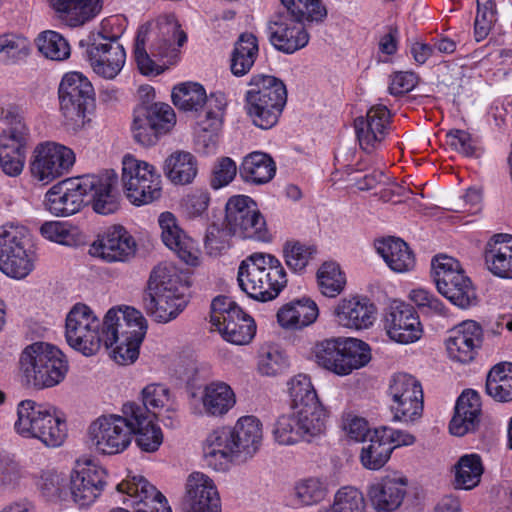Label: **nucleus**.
Segmentation results:
<instances>
[{"label":"nucleus","instance_id":"obj_1","mask_svg":"<svg viewBox=\"0 0 512 512\" xmlns=\"http://www.w3.org/2000/svg\"><path fill=\"white\" fill-rule=\"evenodd\" d=\"M147 331L143 314L129 306L109 309L100 326V347L111 350V357L121 365L134 363Z\"/></svg>","mask_w":512,"mask_h":512},{"label":"nucleus","instance_id":"obj_2","mask_svg":"<svg viewBox=\"0 0 512 512\" xmlns=\"http://www.w3.org/2000/svg\"><path fill=\"white\" fill-rule=\"evenodd\" d=\"M237 280L243 292L261 302L274 300L288 282L280 260L263 252H255L240 263Z\"/></svg>","mask_w":512,"mask_h":512},{"label":"nucleus","instance_id":"obj_3","mask_svg":"<svg viewBox=\"0 0 512 512\" xmlns=\"http://www.w3.org/2000/svg\"><path fill=\"white\" fill-rule=\"evenodd\" d=\"M186 287L175 266L162 263L150 273L145 299L147 312L160 323L174 320L186 307Z\"/></svg>","mask_w":512,"mask_h":512},{"label":"nucleus","instance_id":"obj_4","mask_svg":"<svg viewBox=\"0 0 512 512\" xmlns=\"http://www.w3.org/2000/svg\"><path fill=\"white\" fill-rule=\"evenodd\" d=\"M19 367L25 384L37 389L58 385L68 372L64 354L56 346L45 342L27 346L21 353Z\"/></svg>","mask_w":512,"mask_h":512},{"label":"nucleus","instance_id":"obj_5","mask_svg":"<svg viewBox=\"0 0 512 512\" xmlns=\"http://www.w3.org/2000/svg\"><path fill=\"white\" fill-rule=\"evenodd\" d=\"M245 93V109L254 125L272 128L287 102L286 86L272 75L258 74L251 77Z\"/></svg>","mask_w":512,"mask_h":512},{"label":"nucleus","instance_id":"obj_6","mask_svg":"<svg viewBox=\"0 0 512 512\" xmlns=\"http://www.w3.org/2000/svg\"><path fill=\"white\" fill-rule=\"evenodd\" d=\"M15 431L27 439H37L47 447L60 446L66 437V424L52 406L24 400L18 404Z\"/></svg>","mask_w":512,"mask_h":512},{"label":"nucleus","instance_id":"obj_7","mask_svg":"<svg viewBox=\"0 0 512 512\" xmlns=\"http://www.w3.org/2000/svg\"><path fill=\"white\" fill-rule=\"evenodd\" d=\"M121 184L125 197L134 206H144L160 199L162 178L151 163L132 154L122 158Z\"/></svg>","mask_w":512,"mask_h":512},{"label":"nucleus","instance_id":"obj_8","mask_svg":"<svg viewBox=\"0 0 512 512\" xmlns=\"http://www.w3.org/2000/svg\"><path fill=\"white\" fill-rule=\"evenodd\" d=\"M29 230L22 225H6L0 232V270L10 278H26L35 267Z\"/></svg>","mask_w":512,"mask_h":512},{"label":"nucleus","instance_id":"obj_9","mask_svg":"<svg viewBox=\"0 0 512 512\" xmlns=\"http://www.w3.org/2000/svg\"><path fill=\"white\" fill-rule=\"evenodd\" d=\"M225 235L268 242L270 234L257 203L249 196H232L225 206Z\"/></svg>","mask_w":512,"mask_h":512},{"label":"nucleus","instance_id":"obj_10","mask_svg":"<svg viewBox=\"0 0 512 512\" xmlns=\"http://www.w3.org/2000/svg\"><path fill=\"white\" fill-rule=\"evenodd\" d=\"M326 419L327 413L322 404L293 408L291 414L277 419L273 428L274 439L280 445L310 441L324 433Z\"/></svg>","mask_w":512,"mask_h":512},{"label":"nucleus","instance_id":"obj_11","mask_svg":"<svg viewBox=\"0 0 512 512\" xmlns=\"http://www.w3.org/2000/svg\"><path fill=\"white\" fill-rule=\"evenodd\" d=\"M432 270L438 292L452 304L462 309L476 304L475 288L458 260L438 255L432 260Z\"/></svg>","mask_w":512,"mask_h":512},{"label":"nucleus","instance_id":"obj_12","mask_svg":"<svg viewBox=\"0 0 512 512\" xmlns=\"http://www.w3.org/2000/svg\"><path fill=\"white\" fill-rule=\"evenodd\" d=\"M58 94L66 125L74 131L82 129L88 121L86 111L94 101L90 81L79 72L67 73L60 82Z\"/></svg>","mask_w":512,"mask_h":512},{"label":"nucleus","instance_id":"obj_13","mask_svg":"<svg viewBox=\"0 0 512 512\" xmlns=\"http://www.w3.org/2000/svg\"><path fill=\"white\" fill-rule=\"evenodd\" d=\"M132 441L130 419L122 415H102L92 421L87 429V443L96 452L115 455L126 450Z\"/></svg>","mask_w":512,"mask_h":512},{"label":"nucleus","instance_id":"obj_14","mask_svg":"<svg viewBox=\"0 0 512 512\" xmlns=\"http://www.w3.org/2000/svg\"><path fill=\"white\" fill-rule=\"evenodd\" d=\"M210 321L223 338L232 344H248L256 333L253 318L226 296H217L213 299Z\"/></svg>","mask_w":512,"mask_h":512},{"label":"nucleus","instance_id":"obj_15","mask_svg":"<svg viewBox=\"0 0 512 512\" xmlns=\"http://www.w3.org/2000/svg\"><path fill=\"white\" fill-rule=\"evenodd\" d=\"M100 326L99 318L88 305L76 303L66 315V341L85 356L95 355L100 350Z\"/></svg>","mask_w":512,"mask_h":512},{"label":"nucleus","instance_id":"obj_16","mask_svg":"<svg viewBox=\"0 0 512 512\" xmlns=\"http://www.w3.org/2000/svg\"><path fill=\"white\" fill-rule=\"evenodd\" d=\"M391 410L397 421L413 423L423 413V391L420 382L407 373L394 374L389 383Z\"/></svg>","mask_w":512,"mask_h":512},{"label":"nucleus","instance_id":"obj_17","mask_svg":"<svg viewBox=\"0 0 512 512\" xmlns=\"http://www.w3.org/2000/svg\"><path fill=\"white\" fill-rule=\"evenodd\" d=\"M75 162L74 152L55 142L40 143L33 151L31 175L43 184H49L68 173Z\"/></svg>","mask_w":512,"mask_h":512},{"label":"nucleus","instance_id":"obj_18","mask_svg":"<svg viewBox=\"0 0 512 512\" xmlns=\"http://www.w3.org/2000/svg\"><path fill=\"white\" fill-rule=\"evenodd\" d=\"M116 488L134 512H172L166 497L141 475L127 477Z\"/></svg>","mask_w":512,"mask_h":512},{"label":"nucleus","instance_id":"obj_19","mask_svg":"<svg viewBox=\"0 0 512 512\" xmlns=\"http://www.w3.org/2000/svg\"><path fill=\"white\" fill-rule=\"evenodd\" d=\"M89 179L85 175L69 178L53 185L45 195L47 210L56 216H69L80 211L86 203Z\"/></svg>","mask_w":512,"mask_h":512},{"label":"nucleus","instance_id":"obj_20","mask_svg":"<svg viewBox=\"0 0 512 512\" xmlns=\"http://www.w3.org/2000/svg\"><path fill=\"white\" fill-rule=\"evenodd\" d=\"M137 244L123 226H112L90 244V256L106 263L127 262L134 257Z\"/></svg>","mask_w":512,"mask_h":512},{"label":"nucleus","instance_id":"obj_21","mask_svg":"<svg viewBox=\"0 0 512 512\" xmlns=\"http://www.w3.org/2000/svg\"><path fill=\"white\" fill-rule=\"evenodd\" d=\"M383 326L388 337L400 344L414 343L423 334V327L415 309L400 301H393L387 308Z\"/></svg>","mask_w":512,"mask_h":512},{"label":"nucleus","instance_id":"obj_22","mask_svg":"<svg viewBox=\"0 0 512 512\" xmlns=\"http://www.w3.org/2000/svg\"><path fill=\"white\" fill-rule=\"evenodd\" d=\"M270 43L280 52L293 54L307 46L310 35L303 20L278 13L267 24Z\"/></svg>","mask_w":512,"mask_h":512},{"label":"nucleus","instance_id":"obj_23","mask_svg":"<svg viewBox=\"0 0 512 512\" xmlns=\"http://www.w3.org/2000/svg\"><path fill=\"white\" fill-rule=\"evenodd\" d=\"M390 111L384 105L372 106L365 116L355 119L354 128L360 147L367 153L379 149L390 130Z\"/></svg>","mask_w":512,"mask_h":512},{"label":"nucleus","instance_id":"obj_24","mask_svg":"<svg viewBox=\"0 0 512 512\" xmlns=\"http://www.w3.org/2000/svg\"><path fill=\"white\" fill-rule=\"evenodd\" d=\"M106 470L91 462L78 463L71 474L70 491L80 506L92 504L106 485Z\"/></svg>","mask_w":512,"mask_h":512},{"label":"nucleus","instance_id":"obj_25","mask_svg":"<svg viewBox=\"0 0 512 512\" xmlns=\"http://www.w3.org/2000/svg\"><path fill=\"white\" fill-rule=\"evenodd\" d=\"M408 480L398 473L379 478L367 487V497L376 512H395L407 494Z\"/></svg>","mask_w":512,"mask_h":512},{"label":"nucleus","instance_id":"obj_26","mask_svg":"<svg viewBox=\"0 0 512 512\" xmlns=\"http://www.w3.org/2000/svg\"><path fill=\"white\" fill-rule=\"evenodd\" d=\"M86 56L93 72L106 80L115 79L126 63V52L119 42H88Z\"/></svg>","mask_w":512,"mask_h":512},{"label":"nucleus","instance_id":"obj_27","mask_svg":"<svg viewBox=\"0 0 512 512\" xmlns=\"http://www.w3.org/2000/svg\"><path fill=\"white\" fill-rule=\"evenodd\" d=\"M236 404L233 389L225 382L213 381L206 384L197 398L192 395L191 411L194 415L220 418L225 416Z\"/></svg>","mask_w":512,"mask_h":512},{"label":"nucleus","instance_id":"obj_28","mask_svg":"<svg viewBox=\"0 0 512 512\" xmlns=\"http://www.w3.org/2000/svg\"><path fill=\"white\" fill-rule=\"evenodd\" d=\"M187 512H221V500L214 481L202 472L191 473L185 484Z\"/></svg>","mask_w":512,"mask_h":512},{"label":"nucleus","instance_id":"obj_29","mask_svg":"<svg viewBox=\"0 0 512 512\" xmlns=\"http://www.w3.org/2000/svg\"><path fill=\"white\" fill-rule=\"evenodd\" d=\"M122 413L130 419L132 435H136L138 447L145 452H155L163 442L161 428L154 422V417L136 402H127Z\"/></svg>","mask_w":512,"mask_h":512},{"label":"nucleus","instance_id":"obj_30","mask_svg":"<svg viewBox=\"0 0 512 512\" xmlns=\"http://www.w3.org/2000/svg\"><path fill=\"white\" fill-rule=\"evenodd\" d=\"M202 450L204 462L215 471H226L233 458L239 456L227 426L212 430L205 438Z\"/></svg>","mask_w":512,"mask_h":512},{"label":"nucleus","instance_id":"obj_31","mask_svg":"<svg viewBox=\"0 0 512 512\" xmlns=\"http://www.w3.org/2000/svg\"><path fill=\"white\" fill-rule=\"evenodd\" d=\"M482 342V329L472 320L464 321L452 329L446 341L449 357L459 363L471 362L480 348Z\"/></svg>","mask_w":512,"mask_h":512},{"label":"nucleus","instance_id":"obj_32","mask_svg":"<svg viewBox=\"0 0 512 512\" xmlns=\"http://www.w3.org/2000/svg\"><path fill=\"white\" fill-rule=\"evenodd\" d=\"M152 37V54L161 58H173L178 49L186 42V33L180 29V24L173 15L160 17L155 29L150 31L147 39Z\"/></svg>","mask_w":512,"mask_h":512},{"label":"nucleus","instance_id":"obj_33","mask_svg":"<svg viewBox=\"0 0 512 512\" xmlns=\"http://www.w3.org/2000/svg\"><path fill=\"white\" fill-rule=\"evenodd\" d=\"M163 243L189 265H197L196 242L179 227L176 217L170 212L160 214L158 219Z\"/></svg>","mask_w":512,"mask_h":512},{"label":"nucleus","instance_id":"obj_34","mask_svg":"<svg viewBox=\"0 0 512 512\" xmlns=\"http://www.w3.org/2000/svg\"><path fill=\"white\" fill-rule=\"evenodd\" d=\"M376 307L367 298H344L334 307L335 321L342 327L361 330L373 325Z\"/></svg>","mask_w":512,"mask_h":512},{"label":"nucleus","instance_id":"obj_35","mask_svg":"<svg viewBox=\"0 0 512 512\" xmlns=\"http://www.w3.org/2000/svg\"><path fill=\"white\" fill-rule=\"evenodd\" d=\"M92 186L87 188L86 203L91 202L98 214H112L119 208V194L116 190L117 174L113 171L102 175H85Z\"/></svg>","mask_w":512,"mask_h":512},{"label":"nucleus","instance_id":"obj_36","mask_svg":"<svg viewBox=\"0 0 512 512\" xmlns=\"http://www.w3.org/2000/svg\"><path fill=\"white\" fill-rule=\"evenodd\" d=\"M481 412L479 394L472 389L462 392L455 405V413L449 425L451 434L463 436L474 431Z\"/></svg>","mask_w":512,"mask_h":512},{"label":"nucleus","instance_id":"obj_37","mask_svg":"<svg viewBox=\"0 0 512 512\" xmlns=\"http://www.w3.org/2000/svg\"><path fill=\"white\" fill-rule=\"evenodd\" d=\"M50 7L70 27L82 26L97 17L102 0H47Z\"/></svg>","mask_w":512,"mask_h":512},{"label":"nucleus","instance_id":"obj_38","mask_svg":"<svg viewBox=\"0 0 512 512\" xmlns=\"http://www.w3.org/2000/svg\"><path fill=\"white\" fill-rule=\"evenodd\" d=\"M485 261L493 275L512 279V235H494L487 243Z\"/></svg>","mask_w":512,"mask_h":512},{"label":"nucleus","instance_id":"obj_39","mask_svg":"<svg viewBox=\"0 0 512 512\" xmlns=\"http://www.w3.org/2000/svg\"><path fill=\"white\" fill-rule=\"evenodd\" d=\"M318 314L317 304L302 298L284 304L277 312V320L284 329L299 330L314 323Z\"/></svg>","mask_w":512,"mask_h":512},{"label":"nucleus","instance_id":"obj_40","mask_svg":"<svg viewBox=\"0 0 512 512\" xmlns=\"http://www.w3.org/2000/svg\"><path fill=\"white\" fill-rule=\"evenodd\" d=\"M233 434L238 455H254L260 448L263 440L262 423L255 416H243L230 427Z\"/></svg>","mask_w":512,"mask_h":512},{"label":"nucleus","instance_id":"obj_41","mask_svg":"<svg viewBox=\"0 0 512 512\" xmlns=\"http://www.w3.org/2000/svg\"><path fill=\"white\" fill-rule=\"evenodd\" d=\"M376 250L388 267L397 273L411 271L415 267V256L406 242L397 237H388L376 242Z\"/></svg>","mask_w":512,"mask_h":512},{"label":"nucleus","instance_id":"obj_42","mask_svg":"<svg viewBox=\"0 0 512 512\" xmlns=\"http://www.w3.org/2000/svg\"><path fill=\"white\" fill-rule=\"evenodd\" d=\"M29 136H0V167L10 176L23 171Z\"/></svg>","mask_w":512,"mask_h":512},{"label":"nucleus","instance_id":"obj_43","mask_svg":"<svg viewBox=\"0 0 512 512\" xmlns=\"http://www.w3.org/2000/svg\"><path fill=\"white\" fill-rule=\"evenodd\" d=\"M239 173L245 182L263 185L275 176L276 164L268 154L256 151L244 157Z\"/></svg>","mask_w":512,"mask_h":512},{"label":"nucleus","instance_id":"obj_44","mask_svg":"<svg viewBox=\"0 0 512 512\" xmlns=\"http://www.w3.org/2000/svg\"><path fill=\"white\" fill-rule=\"evenodd\" d=\"M163 172L175 185L190 184L198 172L197 160L190 152L175 151L165 159Z\"/></svg>","mask_w":512,"mask_h":512},{"label":"nucleus","instance_id":"obj_45","mask_svg":"<svg viewBox=\"0 0 512 512\" xmlns=\"http://www.w3.org/2000/svg\"><path fill=\"white\" fill-rule=\"evenodd\" d=\"M259 53L258 40L251 33L239 36L231 54V72L235 76L246 75L253 67Z\"/></svg>","mask_w":512,"mask_h":512},{"label":"nucleus","instance_id":"obj_46","mask_svg":"<svg viewBox=\"0 0 512 512\" xmlns=\"http://www.w3.org/2000/svg\"><path fill=\"white\" fill-rule=\"evenodd\" d=\"M484 466L479 454L462 455L454 465V486L456 489L471 490L479 485Z\"/></svg>","mask_w":512,"mask_h":512},{"label":"nucleus","instance_id":"obj_47","mask_svg":"<svg viewBox=\"0 0 512 512\" xmlns=\"http://www.w3.org/2000/svg\"><path fill=\"white\" fill-rule=\"evenodd\" d=\"M360 454L362 465L369 470H379L390 459L393 446L386 442L380 429H375L367 438Z\"/></svg>","mask_w":512,"mask_h":512},{"label":"nucleus","instance_id":"obj_48","mask_svg":"<svg viewBox=\"0 0 512 512\" xmlns=\"http://www.w3.org/2000/svg\"><path fill=\"white\" fill-rule=\"evenodd\" d=\"M485 388L497 402L512 401V363L502 362L493 366L487 375Z\"/></svg>","mask_w":512,"mask_h":512},{"label":"nucleus","instance_id":"obj_49","mask_svg":"<svg viewBox=\"0 0 512 512\" xmlns=\"http://www.w3.org/2000/svg\"><path fill=\"white\" fill-rule=\"evenodd\" d=\"M342 352L343 363H339L338 376L349 375L354 370L366 366L371 360L369 345L356 338H343Z\"/></svg>","mask_w":512,"mask_h":512},{"label":"nucleus","instance_id":"obj_50","mask_svg":"<svg viewBox=\"0 0 512 512\" xmlns=\"http://www.w3.org/2000/svg\"><path fill=\"white\" fill-rule=\"evenodd\" d=\"M172 101L180 110L197 112L205 104L208 106L209 98L202 85L187 82L174 87Z\"/></svg>","mask_w":512,"mask_h":512},{"label":"nucleus","instance_id":"obj_51","mask_svg":"<svg viewBox=\"0 0 512 512\" xmlns=\"http://www.w3.org/2000/svg\"><path fill=\"white\" fill-rule=\"evenodd\" d=\"M31 44L22 34L7 32L0 34V60L5 64H17L30 54Z\"/></svg>","mask_w":512,"mask_h":512},{"label":"nucleus","instance_id":"obj_52","mask_svg":"<svg viewBox=\"0 0 512 512\" xmlns=\"http://www.w3.org/2000/svg\"><path fill=\"white\" fill-rule=\"evenodd\" d=\"M317 283L322 295L335 298L345 289L346 275L339 264L325 262L317 271Z\"/></svg>","mask_w":512,"mask_h":512},{"label":"nucleus","instance_id":"obj_53","mask_svg":"<svg viewBox=\"0 0 512 512\" xmlns=\"http://www.w3.org/2000/svg\"><path fill=\"white\" fill-rule=\"evenodd\" d=\"M292 409L304 406L321 405L311 379L306 374H297L287 382Z\"/></svg>","mask_w":512,"mask_h":512},{"label":"nucleus","instance_id":"obj_54","mask_svg":"<svg viewBox=\"0 0 512 512\" xmlns=\"http://www.w3.org/2000/svg\"><path fill=\"white\" fill-rule=\"evenodd\" d=\"M39 52L48 59L63 61L70 56L68 41L58 32L46 30L35 40Z\"/></svg>","mask_w":512,"mask_h":512},{"label":"nucleus","instance_id":"obj_55","mask_svg":"<svg viewBox=\"0 0 512 512\" xmlns=\"http://www.w3.org/2000/svg\"><path fill=\"white\" fill-rule=\"evenodd\" d=\"M318 512H366L362 492L353 486H343L334 495L333 503Z\"/></svg>","mask_w":512,"mask_h":512},{"label":"nucleus","instance_id":"obj_56","mask_svg":"<svg viewBox=\"0 0 512 512\" xmlns=\"http://www.w3.org/2000/svg\"><path fill=\"white\" fill-rule=\"evenodd\" d=\"M327 488L318 478L310 477L297 481L293 488V500L299 506H311L325 499Z\"/></svg>","mask_w":512,"mask_h":512},{"label":"nucleus","instance_id":"obj_57","mask_svg":"<svg viewBox=\"0 0 512 512\" xmlns=\"http://www.w3.org/2000/svg\"><path fill=\"white\" fill-rule=\"evenodd\" d=\"M282 253L284 261L291 271L303 273L316 253V249L300 241L290 240L283 245Z\"/></svg>","mask_w":512,"mask_h":512},{"label":"nucleus","instance_id":"obj_58","mask_svg":"<svg viewBox=\"0 0 512 512\" xmlns=\"http://www.w3.org/2000/svg\"><path fill=\"white\" fill-rule=\"evenodd\" d=\"M226 99L222 94H212L204 116L197 121L195 132L219 133L222 127Z\"/></svg>","mask_w":512,"mask_h":512},{"label":"nucleus","instance_id":"obj_59","mask_svg":"<svg viewBox=\"0 0 512 512\" xmlns=\"http://www.w3.org/2000/svg\"><path fill=\"white\" fill-rule=\"evenodd\" d=\"M289 366L285 353L275 345L261 347L258 354V372L263 376H276Z\"/></svg>","mask_w":512,"mask_h":512},{"label":"nucleus","instance_id":"obj_60","mask_svg":"<svg viewBox=\"0 0 512 512\" xmlns=\"http://www.w3.org/2000/svg\"><path fill=\"white\" fill-rule=\"evenodd\" d=\"M281 2L287 9L283 12L284 14L303 21H321L327 13L320 0H281Z\"/></svg>","mask_w":512,"mask_h":512},{"label":"nucleus","instance_id":"obj_61","mask_svg":"<svg viewBox=\"0 0 512 512\" xmlns=\"http://www.w3.org/2000/svg\"><path fill=\"white\" fill-rule=\"evenodd\" d=\"M157 112H151L136 108L132 124V133L135 141L144 146H150L157 142L160 133L151 124L148 117H155Z\"/></svg>","mask_w":512,"mask_h":512},{"label":"nucleus","instance_id":"obj_62","mask_svg":"<svg viewBox=\"0 0 512 512\" xmlns=\"http://www.w3.org/2000/svg\"><path fill=\"white\" fill-rule=\"evenodd\" d=\"M39 231L45 239L65 246H72L80 239L78 230L63 221L44 222Z\"/></svg>","mask_w":512,"mask_h":512},{"label":"nucleus","instance_id":"obj_63","mask_svg":"<svg viewBox=\"0 0 512 512\" xmlns=\"http://www.w3.org/2000/svg\"><path fill=\"white\" fill-rule=\"evenodd\" d=\"M0 121L6 124L0 136H30L21 109L13 104L0 106Z\"/></svg>","mask_w":512,"mask_h":512},{"label":"nucleus","instance_id":"obj_64","mask_svg":"<svg viewBox=\"0 0 512 512\" xmlns=\"http://www.w3.org/2000/svg\"><path fill=\"white\" fill-rule=\"evenodd\" d=\"M342 340L343 338L324 339L317 342L312 349L315 362L336 375H338L339 363L337 364L335 359H332V356L337 352L338 346L342 345Z\"/></svg>","mask_w":512,"mask_h":512}]
</instances>
